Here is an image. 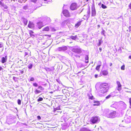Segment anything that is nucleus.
<instances>
[{"label": "nucleus", "instance_id": "obj_22", "mask_svg": "<svg viewBox=\"0 0 131 131\" xmlns=\"http://www.w3.org/2000/svg\"><path fill=\"white\" fill-rule=\"evenodd\" d=\"M88 96H89V98L91 100H93L94 99V97L92 95V94L91 93L88 94Z\"/></svg>", "mask_w": 131, "mask_h": 131}, {"label": "nucleus", "instance_id": "obj_3", "mask_svg": "<svg viewBox=\"0 0 131 131\" xmlns=\"http://www.w3.org/2000/svg\"><path fill=\"white\" fill-rule=\"evenodd\" d=\"M72 50L73 52L78 53H80L82 52L81 49L76 46L72 47Z\"/></svg>", "mask_w": 131, "mask_h": 131}, {"label": "nucleus", "instance_id": "obj_21", "mask_svg": "<svg viewBox=\"0 0 131 131\" xmlns=\"http://www.w3.org/2000/svg\"><path fill=\"white\" fill-rule=\"evenodd\" d=\"M94 104H93L94 106H98L100 104V102L95 101L94 102Z\"/></svg>", "mask_w": 131, "mask_h": 131}, {"label": "nucleus", "instance_id": "obj_13", "mask_svg": "<svg viewBox=\"0 0 131 131\" xmlns=\"http://www.w3.org/2000/svg\"><path fill=\"white\" fill-rule=\"evenodd\" d=\"M87 14L86 15H85L84 17H85L88 20L90 17V8L88 9V10L87 12Z\"/></svg>", "mask_w": 131, "mask_h": 131}, {"label": "nucleus", "instance_id": "obj_39", "mask_svg": "<svg viewBox=\"0 0 131 131\" xmlns=\"http://www.w3.org/2000/svg\"><path fill=\"white\" fill-rule=\"evenodd\" d=\"M121 69L122 70H124L125 69V66H122L121 67Z\"/></svg>", "mask_w": 131, "mask_h": 131}, {"label": "nucleus", "instance_id": "obj_33", "mask_svg": "<svg viewBox=\"0 0 131 131\" xmlns=\"http://www.w3.org/2000/svg\"><path fill=\"white\" fill-rule=\"evenodd\" d=\"M112 93H111L110 94L108 95L106 97V99H107L109 98L111 96H112L111 95H112Z\"/></svg>", "mask_w": 131, "mask_h": 131}, {"label": "nucleus", "instance_id": "obj_32", "mask_svg": "<svg viewBox=\"0 0 131 131\" xmlns=\"http://www.w3.org/2000/svg\"><path fill=\"white\" fill-rule=\"evenodd\" d=\"M43 100V99L41 97H39V98L37 100V101L38 102H40L41 101H42Z\"/></svg>", "mask_w": 131, "mask_h": 131}, {"label": "nucleus", "instance_id": "obj_18", "mask_svg": "<svg viewBox=\"0 0 131 131\" xmlns=\"http://www.w3.org/2000/svg\"><path fill=\"white\" fill-rule=\"evenodd\" d=\"M82 21H79L75 25V28H78L81 25Z\"/></svg>", "mask_w": 131, "mask_h": 131}, {"label": "nucleus", "instance_id": "obj_26", "mask_svg": "<svg viewBox=\"0 0 131 131\" xmlns=\"http://www.w3.org/2000/svg\"><path fill=\"white\" fill-rule=\"evenodd\" d=\"M32 67L33 64L30 63L28 64V67L29 69H31L32 68Z\"/></svg>", "mask_w": 131, "mask_h": 131}, {"label": "nucleus", "instance_id": "obj_14", "mask_svg": "<svg viewBox=\"0 0 131 131\" xmlns=\"http://www.w3.org/2000/svg\"><path fill=\"white\" fill-rule=\"evenodd\" d=\"M117 89L118 91H120L121 90L122 85L120 84V82L119 81L117 82Z\"/></svg>", "mask_w": 131, "mask_h": 131}, {"label": "nucleus", "instance_id": "obj_2", "mask_svg": "<svg viewBox=\"0 0 131 131\" xmlns=\"http://www.w3.org/2000/svg\"><path fill=\"white\" fill-rule=\"evenodd\" d=\"M90 121L92 123L94 124L99 122L100 121V118L97 116H94L91 117Z\"/></svg>", "mask_w": 131, "mask_h": 131}, {"label": "nucleus", "instance_id": "obj_11", "mask_svg": "<svg viewBox=\"0 0 131 131\" xmlns=\"http://www.w3.org/2000/svg\"><path fill=\"white\" fill-rule=\"evenodd\" d=\"M28 6V11L29 12V10L31 11L34 9V5H32L31 3H30L28 5H27Z\"/></svg>", "mask_w": 131, "mask_h": 131}, {"label": "nucleus", "instance_id": "obj_15", "mask_svg": "<svg viewBox=\"0 0 131 131\" xmlns=\"http://www.w3.org/2000/svg\"><path fill=\"white\" fill-rule=\"evenodd\" d=\"M92 16H95L96 15V11L94 7H92Z\"/></svg>", "mask_w": 131, "mask_h": 131}, {"label": "nucleus", "instance_id": "obj_57", "mask_svg": "<svg viewBox=\"0 0 131 131\" xmlns=\"http://www.w3.org/2000/svg\"><path fill=\"white\" fill-rule=\"evenodd\" d=\"M112 65V63H110V66H111Z\"/></svg>", "mask_w": 131, "mask_h": 131}, {"label": "nucleus", "instance_id": "obj_4", "mask_svg": "<svg viewBox=\"0 0 131 131\" xmlns=\"http://www.w3.org/2000/svg\"><path fill=\"white\" fill-rule=\"evenodd\" d=\"M43 21L42 22L45 24V25L49 23L51 21L50 18L47 17H45L44 18L42 19Z\"/></svg>", "mask_w": 131, "mask_h": 131}, {"label": "nucleus", "instance_id": "obj_54", "mask_svg": "<svg viewBox=\"0 0 131 131\" xmlns=\"http://www.w3.org/2000/svg\"><path fill=\"white\" fill-rule=\"evenodd\" d=\"M27 54V52H25V55H26Z\"/></svg>", "mask_w": 131, "mask_h": 131}, {"label": "nucleus", "instance_id": "obj_46", "mask_svg": "<svg viewBox=\"0 0 131 131\" xmlns=\"http://www.w3.org/2000/svg\"><path fill=\"white\" fill-rule=\"evenodd\" d=\"M3 46V45L2 44H0V48H2Z\"/></svg>", "mask_w": 131, "mask_h": 131}, {"label": "nucleus", "instance_id": "obj_9", "mask_svg": "<svg viewBox=\"0 0 131 131\" xmlns=\"http://www.w3.org/2000/svg\"><path fill=\"white\" fill-rule=\"evenodd\" d=\"M51 29L52 31H55V29L52 27H47L44 28L43 30V31H48L49 30V29Z\"/></svg>", "mask_w": 131, "mask_h": 131}, {"label": "nucleus", "instance_id": "obj_10", "mask_svg": "<svg viewBox=\"0 0 131 131\" xmlns=\"http://www.w3.org/2000/svg\"><path fill=\"white\" fill-rule=\"evenodd\" d=\"M63 14L66 17H69L70 16V15L68 11L67 10H64L63 12Z\"/></svg>", "mask_w": 131, "mask_h": 131}, {"label": "nucleus", "instance_id": "obj_19", "mask_svg": "<svg viewBox=\"0 0 131 131\" xmlns=\"http://www.w3.org/2000/svg\"><path fill=\"white\" fill-rule=\"evenodd\" d=\"M7 60V57L6 56L5 57H3L2 58V63H4L6 62Z\"/></svg>", "mask_w": 131, "mask_h": 131}, {"label": "nucleus", "instance_id": "obj_38", "mask_svg": "<svg viewBox=\"0 0 131 131\" xmlns=\"http://www.w3.org/2000/svg\"><path fill=\"white\" fill-rule=\"evenodd\" d=\"M31 2L35 3H36L37 0H31Z\"/></svg>", "mask_w": 131, "mask_h": 131}, {"label": "nucleus", "instance_id": "obj_6", "mask_svg": "<svg viewBox=\"0 0 131 131\" xmlns=\"http://www.w3.org/2000/svg\"><path fill=\"white\" fill-rule=\"evenodd\" d=\"M77 8V5L76 3H72L70 7V8L72 10L76 9Z\"/></svg>", "mask_w": 131, "mask_h": 131}, {"label": "nucleus", "instance_id": "obj_52", "mask_svg": "<svg viewBox=\"0 0 131 131\" xmlns=\"http://www.w3.org/2000/svg\"><path fill=\"white\" fill-rule=\"evenodd\" d=\"M98 63H99V64H101V61H99V62H98Z\"/></svg>", "mask_w": 131, "mask_h": 131}, {"label": "nucleus", "instance_id": "obj_24", "mask_svg": "<svg viewBox=\"0 0 131 131\" xmlns=\"http://www.w3.org/2000/svg\"><path fill=\"white\" fill-rule=\"evenodd\" d=\"M85 62L87 63L89 62V57L88 55H86L85 57Z\"/></svg>", "mask_w": 131, "mask_h": 131}, {"label": "nucleus", "instance_id": "obj_23", "mask_svg": "<svg viewBox=\"0 0 131 131\" xmlns=\"http://www.w3.org/2000/svg\"><path fill=\"white\" fill-rule=\"evenodd\" d=\"M29 33L30 36L31 37L33 38L34 37V35L33 34L34 32L31 30H30L29 31Z\"/></svg>", "mask_w": 131, "mask_h": 131}, {"label": "nucleus", "instance_id": "obj_36", "mask_svg": "<svg viewBox=\"0 0 131 131\" xmlns=\"http://www.w3.org/2000/svg\"><path fill=\"white\" fill-rule=\"evenodd\" d=\"M105 31L104 30H103L101 32V34L104 36V33H105Z\"/></svg>", "mask_w": 131, "mask_h": 131}, {"label": "nucleus", "instance_id": "obj_56", "mask_svg": "<svg viewBox=\"0 0 131 131\" xmlns=\"http://www.w3.org/2000/svg\"><path fill=\"white\" fill-rule=\"evenodd\" d=\"M129 58L130 59H131V56H130L129 57Z\"/></svg>", "mask_w": 131, "mask_h": 131}, {"label": "nucleus", "instance_id": "obj_30", "mask_svg": "<svg viewBox=\"0 0 131 131\" xmlns=\"http://www.w3.org/2000/svg\"><path fill=\"white\" fill-rule=\"evenodd\" d=\"M2 6L5 9H7L8 8L7 6L4 4Z\"/></svg>", "mask_w": 131, "mask_h": 131}, {"label": "nucleus", "instance_id": "obj_62", "mask_svg": "<svg viewBox=\"0 0 131 131\" xmlns=\"http://www.w3.org/2000/svg\"><path fill=\"white\" fill-rule=\"evenodd\" d=\"M45 1H46L47 0H44Z\"/></svg>", "mask_w": 131, "mask_h": 131}, {"label": "nucleus", "instance_id": "obj_49", "mask_svg": "<svg viewBox=\"0 0 131 131\" xmlns=\"http://www.w3.org/2000/svg\"><path fill=\"white\" fill-rule=\"evenodd\" d=\"M4 3H3L1 1H0V5L2 6Z\"/></svg>", "mask_w": 131, "mask_h": 131}, {"label": "nucleus", "instance_id": "obj_35", "mask_svg": "<svg viewBox=\"0 0 131 131\" xmlns=\"http://www.w3.org/2000/svg\"><path fill=\"white\" fill-rule=\"evenodd\" d=\"M33 86L35 87H37L38 86V84L36 83H34L33 84Z\"/></svg>", "mask_w": 131, "mask_h": 131}, {"label": "nucleus", "instance_id": "obj_53", "mask_svg": "<svg viewBox=\"0 0 131 131\" xmlns=\"http://www.w3.org/2000/svg\"><path fill=\"white\" fill-rule=\"evenodd\" d=\"M3 68L1 67H0V70L1 71L2 70Z\"/></svg>", "mask_w": 131, "mask_h": 131}, {"label": "nucleus", "instance_id": "obj_55", "mask_svg": "<svg viewBox=\"0 0 131 131\" xmlns=\"http://www.w3.org/2000/svg\"><path fill=\"white\" fill-rule=\"evenodd\" d=\"M99 49L100 51H101L102 50V48H99Z\"/></svg>", "mask_w": 131, "mask_h": 131}, {"label": "nucleus", "instance_id": "obj_40", "mask_svg": "<svg viewBox=\"0 0 131 131\" xmlns=\"http://www.w3.org/2000/svg\"><path fill=\"white\" fill-rule=\"evenodd\" d=\"M45 69L47 71H50V69L48 68H46Z\"/></svg>", "mask_w": 131, "mask_h": 131}, {"label": "nucleus", "instance_id": "obj_59", "mask_svg": "<svg viewBox=\"0 0 131 131\" xmlns=\"http://www.w3.org/2000/svg\"><path fill=\"white\" fill-rule=\"evenodd\" d=\"M54 87H55V86H56V87H57V85H54Z\"/></svg>", "mask_w": 131, "mask_h": 131}, {"label": "nucleus", "instance_id": "obj_37", "mask_svg": "<svg viewBox=\"0 0 131 131\" xmlns=\"http://www.w3.org/2000/svg\"><path fill=\"white\" fill-rule=\"evenodd\" d=\"M34 80V79L33 77H31L30 79V81H33Z\"/></svg>", "mask_w": 131, "mask_h": 131}, {"label": "nucleus", "instance_id": "obj_60", "mask_svg": "<svg viewBox=\"0 0 131 131\" xmlns=\"http://www.w3.org/2000/svg\"><path fill=\"white\" fill-rule=\"evenodd\" d=\"M66 21H67L66 20H64V22H63L62 23H64L66 22Z\"/></svg>", "mask_w": 131, "mask_h": 131}, {"label": "nucleus", "instance_id": "obj_48", "mask_svg": "<svg viewBox=\"0 0 131 131\" xmlns=\"http://www.w3.org/2000/svg\"><path fill=\"white\" fill-rule=\"evenodd\" d=\"M4 3H3L1 1H0V5L2 6Z\"/></svg>", "mask_w": 131, "mask_h": 131}, {"label": "nucleus", "instance_id": "obj_28", "mask_svg": "<svg viewBox=\"0 0 131 131\" xmlns=\"http://www.w3.org/2000/svg\"><path fill=\"white\" fill-rule=\"evenodd\" d=\"M23 9L26 10L28 9V6L27 5L24 6L23 7Z\"/></svg>", "mask_w": 131, "mask_h": 131}, {"label": "nucleus", "instance_id": "obj_31", "mask_svg": "<svg viewBox=\"0 0 131 131\" xmlns=\"http://www.w3.org/2000/svg\"><path fill=\"white\" fill-rule=\"evenodd\" d=\"M101 66V64H100L99 65L97 66H96V69L97 70H99V69H100V67Z\"/></svg>", "mask_w": 131, "mask_h": 131}, {"label": "nucleus", "instance_id": "obj_58", "mask_svg": "<svg viewBox=\"0 0 131 131\" xmlns=\"http://www.w3.org/2000/svg\"><path fill=\"white\" fill-rule=\"evenodd\" d=\"M101 3L100 2V3H99V5H101Z\"/></svg>", "mask_w": 131, "mask_h": 131}, {"label": "nucleus", "instance_id": "obj_20", "mask_svg": "<svg viewBox=\"0 0 131 131\" xmlns=\"http://www.w3.org/2000/svg\"><path fill=\"white\" fill-rule=\"evenodd\" d=\"M70 38L74 40H78L79 38H78L77 35H76L75 36H71L70 37Z\"/></svg>", "mask_w": 131, "mask_h": 131}, {"label": "nucleus", "instance_id": "obj_45", "mask_svg": "<svg viewBox=\"0 0 131 131\" xmlns=\"http://www.w3.org/2000/svg\"><path fill=\"white\" fill-rule=\"evenodd\" d=\"M57 82L59 83V84H62L61 82L59 80H57Z\"/></svg>", "mask_w": 131, "mask_h": 131}, {"label": "nucleus", "instance_id": "obj_34", "mask_svg": "<svg viewBox=\"0 0 131 131\" xmlns=\"http://www.w3.org/2000/svg\"><path fill=\"white\" fill-rule=\"evenodd\" d=\"M18 103L19 105H20L21 104V101L20 100L18 99Z\"/></svg>", "mask_w": 131, "mask_h": 131}, {"label": "nucleus", "instance_id": "obj_1", "mask_svg": "<svg viewBox=\"0 0 131 131\" xmlns=\"http://www.w3.org/2000/svg\"><path fill=\"white\" fill-rule=\"evenodd\" d=\"M99 89L100 92L104 94L108 91L109 89V85L106 83L101 84L100 85Z\"/></svg>", "mask_w": 131, "mask_h": 131}, {"label": "nucleus", "instance_id": "obj_43", "mask_svg": "<svg viewBox=\"0 0 131 131\" xmlns=\"http://www.w3.org/2000/svg\"><path fill=\"white\" fill-rule=\"evenodd\" d=\"M37 118L38 120H40L41 119V118L40 116H37Z\"/></svg>", "mask_w": 131, "mask_h": 131}, {"label": "nucleus", "instance_id": "obj_42", "mask_svg": "<svg viewBox=\"0 0 131 131\" xmlns=\"http://www.w3.org/2000/svg\"><path fill=\"white\" fill-rule=\"evenodd\" d=\"M128 7L130 9H131V2L128 5Z\"/></svg>", "mask_w": 131, "mask_h": 131}, {"label": "nucleus", "instance_id": "obj_47", "mask_svg": "<svg viewBox=\"0 0 131 131\" xmlns=\"http://www.w3.org/2000/svg\"><path fill=\"white\" fill-rule=\"evenodd\" d=\"M98 76V75L97 74H95V78H97Z\"/></svg>", "mask_w": 131, "mask_h": 131}, {"label": "nucleus", "instance_id": "obj_41", "mask_svg": "<svg viewBox=\"0 0 131 131\" xmlns=\"http://www.w3.org/2000/svg\"><path fill=\"white\" fill-rule=\"evenodd\" d=\"M101 40H99V44L98 45L99 46L100 45H101Z\"/></svg>", "mask_w": 131, "mask_h": 131}, {"label": "nucleus", "instance_id": "obj_61", "mask_svg": "<svg viewBox=\"0 0 131 131\" xmlns=\"http://www.w3.org/2000/svg\"><path fill=\"white\" fill-rule=\"evenodd\" d=\"M107 112H108V110H107Z\"/></svg>", "mask_w": 131, "mask_h": 131}, {"label": "nucleus", "instance_id": "obj_27", "mask_svg": "<svg viewBox=\"0 0 131 131\" xmlns=\"http://www.w3.org/2000/svg\"><path fill=\"white\" fill-rule=\"evenodd\" d=\"M23 21L24 23L25 24V25H26L27 24V19L25 18H24L23 19Z\"/></svg>", "mask_w": 131, "mask_h": 131}, {"label": "nucleus", "instance_id": "obj_17", "mask_svg": "<svg viewBox=\"0 0 131 131\" xmlns=\"http://www.w3.org/2000/svg\"><path fill=\"white\" fill-rule=\"evenodd\" d=\"M80 131H91V130L88 128L83 127L81 128Z\"/></svg>", "mask_w": 131, "mask_h": 131}, {"label": "nucleus", "instance_id": "obj_25", "mask_svg": "<svg viewBox=\"0 0 131 131\" xmlns=\"http://www.w3.org/2000/svg\"><path fill=\"white\" fill-rule=\"evenodd\" d=\"M102 73L104 75H106L108 74V72L106 70H104Z\"/></svg>", "mask_w": 131, "mask_h": 131}, {"label": "nucleus", "instance_id": "obj_7", "mask_svg": "<svg viewBox=\"0 0 131 131\" xmlns=\"http://www.w3.org/2000/svg\"><path fill=\"white\" fill-rule=\"evenodd\" d=\"M38 89H39L40 90L36 89L34 91V92L36 94H37L41 93V91L43 90V88L41 86H39Z\"/></svg>", "mask_w": 131, "mask_h": 131}, {"label": "nucleus", "instance_id": "obj_29", "mask_svg": "<svg viewBox=\"0 0 131 131\" xmlns=\"http://www.w3.org/2000/svg\"><path fill=\"white\" fill-rule=\"evenodd\" d=\"M101 7L103 9H105L107 8V6L104 5L103 4H101Z\"/></svg>", "mask_w": 131, "mask_h": 131}, {"label": "nucleus", "instance_id": "obj_44", "mask_svg": "<svg viewBox=\"0 0 131 131\" xmlns=\"http://www.w3.org/2000/svg\"><path fill=\"white\" fill-rule=\"evenodd\" d=\"M129 103L130 105H131V98H130L129 99Z\"/></svg>", "mask_w": 131, "mask_h": 131}, {"label": "nucleus", "instance_id": "obj_50", "mask_svg": "<svg viewBox=\"0 0 131 131\" xmlns=\"http://www.w3.org/2000/svg\"><path fill=\"white\" fill-rule=\"evenodd\" d=\"M20 72L21 74H23L24 73V71L21 70L20 71Z\"/></svg>", "mask_w": 131, "mask_h": 131}, {"label": "nucleus", "instance_id": "obj_51", "mask_svg": "<svg viewBox=\"0 0 131 131\" xmlns=\"http://www.w3.org/2000/svg\"><path fill=\"white\" fill-rule=\"evenodd\" d=\"M56 109L57 110H61V109L59 107H57L56 108Z\"/></svg>", "mask_w": 131, "mask_h": 131}, {"label": "nucleus", "instance_id": "obj_16", "mask_svg": "<svg viewBox=\"0 0 131 131\" xmlns=\"http://www.w3.org/2000/svg\"><path fill=\"white\" fill-rule=\"evenodd\" d=\"M34 26V24L32 23L29 21L28 27L30 28H33Z\"/></svg>", "mask_w": 131, "mask_h": 131}, {"label": "nucleus", "instance_id": "obj_5", "mask_svg": "<svg viewBox=\"0 0 131 131\" xmlns=\"http://www.w3.org/2000/svg\"><path fill=\"white\" fill-rule=\"evenodd\" d=\"M116 112L115 111H113L109 113L108 114H106V116L107 117L110 118H113L116 117Z\"/></svg>", "mask_w": 131, "mask_h": 131}, {"label": "nucleus", "instance_id": "obj_12", "mask_svg": "<svg viewBox=\"0 0 131 131\" xmlns=\"http://www.w3.org/2000/svg\"><path fill=\"white\" fill-rule=\"evenodd\" d=\"M45 24H44L42 22H39L37 23V26L39 29H41L42 27Z\"/></svg>", "mask_w": 131, "mask_h": 131}, {"label": "nucleus", "instance_id": "obj_8", "mask_svg": "<svg viewBox=\"0 0 131 131\" xmlns=\"http://www.w3.org/2000/svg\"><path fill=\"white\" fill-rule=\"evenodd\" d=\"M68 48L66 46L59 47L57 48V50L59 51H65Z\"/></svg>", "mask_w": 131, "mask_h": 131}, {"label": "nucleus", "instance_id": "obj_63", "mask_svg": "<svg viewBox=\"0 0 131 131\" xmlns=\"http://www.w3.org/2000/svg\"><path fill=\"white\" fill-rule=\"evenodd\" d=\"M3 49H2V51H3Z\"/></svg>", "mask_w": 131, "mask_h": 131}]
</instances>
